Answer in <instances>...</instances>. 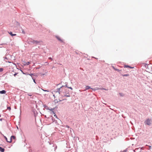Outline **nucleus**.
Wrapping results in <instances>:
<instances>
[{
  "mask_svg": "<svg viewBox=\"0 0 152 152\" xmlns=\"http://www.w3.org/2000/svg\"><path fill=\"white\" fill-rule=\"evenodd\" d=\"M152 120L151 119L147 118L144 122L145 125L150 126L152 124Z\"/></svg>",
  "mask_w": 152,
  "mask_h": 152,
  "instance_id": "obj_1",
  "label": "nucleus"
},
{
  "mask_svg": "<svg viewBox=\"0 0 152 152\" xmlns=\"http://www.w3.org/2000/svg\"><path fill=\"white\" fill-rule=\"evenodd\" d=\"M15 137L14 136H12L10 137V140L9 141V142H12V139L15 140Z\"/></svg>",
  "mask_w": 152,
  "mask_h": 152,
  "instance_id": "obj_2",
  "label": "nucleus"
},
{
  "mask_svg": "<svg viewBox=\"0 0 152 152\" xmlns=\"http://www.w3.org/2000/svg\"><path fill=\"white\" fill-rule=\"evenodd\" d=\"M136 152H140L141 151V149L140 148H138L135 149Z\"/></svg>",
  "mask_w": 152,
  "mask_h": 152,
  "instance_id": "obj_3",
  "label": "nucleus"
},
{
  "mask_svg": "<svg viewBox=\"0 0 152 152\" xmlns=\"http://www.w3.org/2000/svg\"><path fill=\"white\" fill-rule=\"evenodd\" d=\"M6 93V91L4 90L0 91V93L1 94H5Z\"/></svg>",
  "mask_w": 152,
  "mask_h": 152,
  "instance_id": "obj_4",
  "label": "nucleus"
},
{
  "mask_svg": "<svg viewBox=\"0 0 152 152\" xmlns=\"http://www.w3.org/2000/svg\"><path fill=\"white\" fill-rule=\"evenodd\" d=\"M30 64V62H24V64H23V65L25 66L26 65H28Z\"/></svg>",
  "mask_w": 152,
  "mask_h": 152,
  "instance_id": "obj_5",
  "label": "nucleus"
},
{
  "mask_svg": "<svg viewBox=\"0 0 152 152\" xmlns=\"http://www.w3.org/2000/svg\"><path fill=\"white\" fill-rule=\"evenodd\" d=\"M112 67L116 71H117L118 72H120V71H121V70H120L118 69H116L115 68L114 66H112Z\"/></svg>",
  "mask_w": 152,
  "mask_h": 152,
  "instance_id": "obj_6",
  "label": "nucleus"
},
{
  "mask_svg": "<svg viewBox=\"0 0 152 152\" xmlns=\"http://www.w3.org/2000/svg\"><path fill=\"white\" fill-rule=\"evenodd\" d=\"M56 38L59 41H61V42H63L62 40L58 36H56Z\"/></svg>",
  "mask_w": 152,
  "mask_h": 152,
  "instance_id": "obj_7",
  "label": "nucleus"
},
{
  "mask_svg": "<svg viewBox=\"0 0 152 152\" xmlns=\"http://www.w3.org/2000/svg\"><path fill=\"white\" fill-rule=\"evenodd\" d=\"M124 67L127 68V67H129L130 68H133V67H132L131 66H129V65H124Z\"/></svg>",
  "mask_w": 152,
  "mask_h": 152,
  "instance_id": "obj_8",
  "label": "nucleus"
},
{
  "mask_svg": "<svg viewBox=\"0 0 152 152\" xmlns=\"http://www.w3.org/2000/svg\"><path fill=\"white\" fill-rule=\"evenodd\" d=\"M0 151L1 152H4V149L0 147Z\"/></svg>",
  "mask_w": 152,
  "mask_h": 152,
  "instance_id": "obj_9",
  "label": "nucleus"
},
{
  "mask_svg": "<svg viewBox=\"0 0 152 152\" xmlns=\"http://www.w3.org/2000/svg\"><path fill=\"white\" fill-rule=\"evenodd\" d=\"M9 34H10L12 36H15L16 35V34H12V32H9Z\"/></svg>",
  "mask_w": 152,
  "mask_h": 152,
  "instance_id": "obj_10",
  "label": "nucleus"
},
{
  "mask_svg": "<svg viewBox=\"0 0 152 152\" xmlns=\"http://www.w3.org/2000/svg\"><path fill=\"white\" fill-rule=\"evenodd\" d=\"M122 75L123 77H126V76H129V74H127Z\"/></svg>",
  "mask_w": 152,
  "mask_h": 152,
  "instance_id": "obj_11",
  "label": "nucleus"
},
{
  "mask_svg": "<svg viewBox=\"0 0 152 152\" xmlns=\"http://www.w3.org/2000/svg\"><path fill=\"white\" fill-rule=\"evenodd\" d=\"M119 94L121 96H124V94L122 93H119Z\"/></svg>",
  "mask_w": 152,
  "mask_h": 152,
  "instance_id": "obj_12",
  "label": "nucleus"
},
{
  "mask_svg": "<svg viewBox=\"0 0 152 152\" xmlns=\"http://www.w3.org/2000/svg\"><path fill=\"white\" fill-rule=\"evenodd\" d=\"M61 87H61L60 88H59L58 89V92H59V94L60 93V92H61Z\"/></svg>",
  "mask_w": 152,
  "mask_h": 152,
  "instance_id": "obj_13",
  "label": "nucleus"
},
{
  "mask_svg": "<svg viewBox=\"0 0 152 152\" xmlns=\"http://www.w3.org/2000/svg\"><path fill=\"white\" fill-rule=\"evenodd\" d=\"M4 138H5V139H6V141H7V142H9V141H8V140H7V137H6V136H4Z\"/></svg>",
  "mask_w": 152,
  "mask_h": 152,
  "instance_id": "obj_14",
  "label": "nucleus"
},
{
  "mask_svg": "<svg viewBox=\"0 0 152 152\" xmlns=\"http://www.w3.org/2000/svg\"><path fill=\"white\" fill-rule=\"evenodd\" d=\"M52 110H53V109H51V110H51V111H52L53 113L54 114V116H56V114H55L54 113V112Z\"/></svg>",
  "mask_w": 152,
  "mask_h": 152,
  "instance_id": "obj_15",
  "label": "nucleus"
},
{
  "mask_svg": "<svg viewBox=\"0 0 152 152\" xmlns=\"http://www.w3.org/2000/svg\"><path fill=\"white\" fill-rule=\"evenodd\" d=\"M86 88L87 89H88L90 88V87L89 86H87Z\"/></svg>",
  "mask_w": 152,
  "mask_h": 152,
  "instance_id": "obj_16",
  "label": "nucleus"
},
{
  "mask_svg": "<svg viewBox=\"0 0 152 152\" xmlns=\"http://www.w3.org/2000/svg\"><path fill=\"white\" fill-rule=\"evenodd\" d=\"M3 70V68H0V72H2Z\"/></svg>",
  "mask_w": 152,
  "mask_h": 152,
  "instance_id": "obj_17",
  "label": "nucleus"
},
{
  "mask_svg": "<svg viewBox=\"0 0 152 152\" xmlns=\"http://www.w3.org/2000/svg\"><path fill=\"white\" fill-rule=\"evenodd\" d=\"M127 150L126 149L124 150L123 151H121V152H126Z\"/></svg>",
  "mask_w": 152,
  "mask_h": 152,
  "instance_id": "obj_18",
  "label": "nucleus"
},
{
  "mask_svg": "<svg viewBox=\"0 0 152 152\" xmlns=\"http://www.w3.org/2000/svg\"><path fill=\"white\" fill-rule=\"evenodd\" d=\"M7 109H9V110H11V108H10V107H7Z\"/></svg>",
  "mask_w": 152,
  "mask_h": 152,
  "instance_id": "obj_19",
  "label": "nucleus"
},
{
  "mask_svg": "<svg viewBox=\"0 0 152 152\" xmlns=\"http://www.w3.org/2000/svg\"><path fill=\"white\" fill-rule=\"evenodd\" d=\"M28 75L31 76H32V75H33V74H28Z\"/></svg>",
  "mask_w": 152,
  "mask_h": 152,
  "instance_id": "obj_20",
  "label": "nucleus"
},
{
  "mask_svg": "<svg viewBox=\"0 0 152 152\" xmlns=\"http://www.w3.org/2000/svg\"><path fill=\"white\" fill-rule=\"evenodd\" d=\"M68 88L71 89V90H72V88L71 87H68Z\"/></svg>",
  "mask_w": 152,
  "mask_h": 152,
  "instance_id": "obj_21",
  "label": "nucleus"
},
{
  "mask_svg": "<svg viewBox=\"0 0 152 152\" xmlns=\"http://www.w3.org/2000/svg\"><path fill=\"white\" fill-rule=\"evenodd\" d=\"M43 91H48L46 90H44L43 89H42Z\"/></svg>",
  "mask_w": 152,
  "mask_h": 152,
  "instance_id": "obj_22",
  "label": "nucleus"
},
{
  "mask_svg": "<svg viewBox=\"0 0 152 152\" xmlns=\"http://www.w3.org/2000/svg\"><path fill=\"white\" fill-rule=\"evenodd\" d=\"M136 150L135 149V150H133V152H136Z\"/></svg>",
  "mask_w": 152,
  "mask_h": 152,
  "instance_id": "obj_23",
  "label": "nucleus"
},
{
  "mask_svg": "<svg viewBox=\"0 0 152 152\" xmlns=\"http://www.w3.org/2000/svg\"><path fill=\"white\" fill-rule=\"evenodd\" d=\"M16 75H17V73H15V74H14V75L15 76Z\"/></svg>",
  "mask_w": 152,
  "mask_h": 152,
  "instance_id": "obj_24",
  "label": "nucleus"
},
{
  "mask_svg": "<svg viewBox=\"0 0 152 152\" xmlns=\"http://www.w3.org/2000/svg\"><path fill=\"white\" fill-rule=\"evenodd\" d=\"M48 58L50 59H52V58L51 57H49Z\"/></svg>",
  "mask_w": 152,
  "mask_h": 152,
  "instance_id": "obj_25",
  "label": "nucleus"
},
{
  "mask_svg": "<svg viewBox=\"0 0 152 152\" xmlns=\"http://www.w3.org/2000/svg\"><path fill=\"white\" fill-rule=\"evenodd\" d=\"M28 95L30 96H32V94H28Z\"/></svg>",
  "mask_w": 152,
  "mask_h": 152,
  "instance_id": "obj_26",
  "label": "nucleus"
},
{
  "mask_svg": "<svg viewBox=\"0 0 152 152\" xmlns=\"http://www.w3.org/2000/svg\"><path fill=\"white\" fill-rule=\"evenodd\" d=\"M102 89L105 90H106V89H105V88H102Z\"/></svg>",
  "mask_w": 152,
  "mask_h": 152,
  "instance_id": "obj_27",
  "label": "nucleus"
},
{
  "mask_svg": "<svg viewBox=\"0 0 152 152\" xmlns=\"http://www.w3.org/2000/svg\"><path fill=\"white\" fill-rule=\"evenodd\" d=\"M97 89H98V88H96V87L95 90H97Z\"/></svg>",
  "mask_w": 152,
  "mask_h": 152,
  "instance_id": "obj_28",
  "label": "nucleus"
},
{
  "mask_svg": "<svg viewBox=\"0 0 152 152\" xmlns=\"http://www.w3.org/2000/svg\"><path fill=\"white\" fill-rule=\"evenodd\" d=\"M151 71H152V67H151Z\"/></svg>",
  "mask_w": 152,
  "mask_h": 152,
  "instance_id": "obj_29",
  "label": "nucleus"
},
{
  "mask_svg": "<svg viewBox=\"0 0 152 152\" xmlns=\"http://www.w3.org/2000/svg\"><path fill=\"white\" fill-rule=\"evenodd\" d=\"M66 127H67V128H69V126H66Z\"/></svg>",
  "mask_w": 152,
  "mask_h": 152,
  "instance_id": "obj_30",
  "label": "nucleus"
},
{
  "mask_svg": "<svg viewBox=\"0 0 152 152\" xmlns=\"http://www.w3.org/2000/svg\"><path fill=\"white\" fill-rule=\"evenodd\" d=\"M34 82L35 83H36V82H35V80L34 79Z\"/></svg>",
  "mask_w": 152,
  "mask_h": 152,
  "instance_id": "obj_31",
  "label": "nucleus"
},
{
  "mask_svg": "<svg viewBox=\"0 0 152 152\" xmlns=\"http://www.w3.org/2000/svg\"><path fill=\"white\" fill-rule=\"evenodd\" d=\"M45 75V74H42L41 75Z\"/></svg>",
  "mask_w": 152,
  "mask_h": 152,
  "instance_id": "obj_32",
  "label": "nucleus"
},
{
  "mask_svg": "<svg viewBox=\"0 0 152 152\" xmlns=\"http://www.w3.org/2000/svg\"><path fill=\"white\" fill-rule=\"evenodd\" d=\"M151 146H149V148L150 149L151 148Z\"/></svg>",
  "mask_w": 152,
  "mask_h": 152,
  "instance_id": "obj_33",
  "label": "nucleus"
},
{
  "mask_svg": "<svg viewBox=\"0 0 152 152\" xmlns=\"http://www.w3.org/2000/svg\"><path fill=\"white\" fill-rule=\"evenodd\" d=\"M22 31L23 33H25V32H24V31Z\"/></svg>",
  "mask_w": 152,
  "mask_h": 152,
  "instance_id": "obj_34",
  "label": "nucleus"
},
{
  "mask_svg": "<svg viewBox=\"0 0 152 152\" xmlns=\"http://www.w3.org/2000/svg\"><path fill=\"white\" fill-rule=\"evenodd\" d=\"M69 96H69H69V95H68V96Z\"/></svg>",
  "mask_w": 152,
  "mask_h": 152,
  "instance_id": "obj_35",
  "label": "nucleus"
},
{
  "mask_svg": "<svg viewBox=\"0 0 152 152\" xmlns=\"http://www.w3.org/2000/svg\"><path fill=\"white\" fill-rule=\"evenodd\" d=\"M1 117V115H0V117Z\"/></svg>",
  "mask_w": 152,
  "mask_h": 152,
  "instance_id": "obj_36",
  "label": "nucleus"
}]
</instances>
